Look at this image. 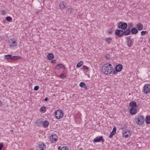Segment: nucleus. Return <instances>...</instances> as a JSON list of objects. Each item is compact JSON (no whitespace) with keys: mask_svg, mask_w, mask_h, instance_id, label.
<instances>
[{"mask_svg":"<svg viewBox=\"0 0 150 150\" xmlns=\"http://www.w3.org/2000/svg\"><path fill=\"white\" fill-rule=\"evenodd\" d=\"M113 68L112 65L109 63L105 64L103 66V72L106 74H110L112 72Z\"/></svg>","mask_w":150,"mask_h":150,"instance_id":"1","label":"nucleus"},{"mask_svg":"<svg viewBox=\"0 0 150 150\" xmlns=\"http://www.w3.org/2000/svg\"><path fill=\"white\" fill-rule=\"evenodd\" d=\"M17 45V40L13 38H11L8 40V45L10 49H13Z\"/></svg>","mask_w":150,"mask_h":150,"instance_id":"2","label":"nucleus"},{"mask_svg":"<svg viewBox=\"0 0 150 150\" xmlns=\"http://www.w3.org/2000/svg\"><path fill=\"white\" fill-rule=\"evenodd\" d=\"M136 123L139 125H142L145 120L144 117L143 115H139L136 118Z\"/></svg>","mask_w":150,"mask_h":150,"instance_id":"3","label":"nucleus"},{"mask_svg":"<svg viewBox=\"0 0 150 150\" xmlns=\"http://www.w3.org/2000/svg\"><path fill=\"white\" fill-rule=\"evenodd\" d=\"M117 26L119 29L125 30L127 29V24L125 22L123 23L122 22H120L117 23Z\"/></svg>","mask_w":150,"mask_h":150,"instance_id":"4","label":"nucleus"},{"mask_svg":"<svg viewBox=\"0 0 150 150\" xmlns=\"http://www.w3.org/2000/svg\"><path fill=\"white\" fill-rule=\"evenodd\" d=\"M132 134L131 131L129 129H125L123 130L122 135L123 137L125 138H127L130 137Z\"/></svg>","mask_w":150,"mask_h":150,"instance_id":"5","label":"nucleus"},{"mask_svg":"<svg viewBox=\"0 0 150 150\" xmlns=\"http://www.w3.org/2000/svg\"><path fill=\"white\" fill-rule=\"evenodd\" d=\"M63 112L61 110H58L55 112V116L57 119H59L62 118L63 116Z\"/></svg>","mask_w":150,"mask_h":150,"instance_id":"6","label":"nucleus"},{"mask_svg":"<svg viewBox=\"0 0 150 150\" xmlns=\"http://www.w3.org/2000/svg\"><path fill=\"white\" fill-rule=\"evenodd\" d=\"M122 68V65L119 64L117 65L115 68V71L114 70L113 71V74H115L117 72L120 71Z\"/></svg>","mask_w":150,"mask_h":150,"instance_id":"7","label":"nucleus"},{"mask_svg":"<svg viewBox=\"0 0 150 150\" xmlns=\"http://www.w3.org/2000/svg\"><path fill=\"white\" fill-rule=\"evenodd\" d=\"M57 136L55 134H53L51 135L50 137V141L52 143L55 142L57 140Z\"/></svg>","mask_w":150,"mask_h":150,"instance_id":"8","label":"nucleus"},{"mask_svg":"<svg viewBox=\"0 0 150 150\" xmlns=\"http://www.w3.org/2000/svg\"><path fill=\"white\" fill-rule=\"evenodd\" d=\"M46 147V145L43 142L40 143L37 148L38 150H45Z\"/></svg>","mask_w":150,"mask_h":150,"instance_id":"9","label":"nucleus"},{"mask_svg":"<svg viewBox=\"0 0 150 150\" xmlns=\"http://www.w3.org/2000/svg\"><path fill=\"white\" fill-rule=\"evenodd\" d=\"M127 40V45L129 47L132 46V45L133 39L131 38V36L127 37H126Z\"/></svg>","mask_w":150,"mask_h":150,"instance_id":"10","label":"nucleus"},{"mask_svg":"<svg viewBox=\"0 0 150 150\" xmlns=\"http://www.w3.org/2000/svg\"><path fill=\"white\" fill-rule=\"evenodd\" d=\"M104 141V139H103L102 136H100L96 137L94 139L93 142H103Z\"/></svg>","mask_w":150,"mask_h":150,"instance_id":"11","label":"nucleus"},{"mask_svg":"<svg viewBox=\"0 0 150 150\" xmlns=\"http://www.w3.org/2000/svg\"><path fill=\"white\" fill-rule=\"evenodd\" d=\"M144 92L146 93H147L150 92V85H145L144 87Z\"/></svg>","mask_w":150,"mask_h":150,"instance_id":"12","label":"nucleus"},{"mask_svg":"<svg viewBox=\"0 0 150 150\" xmlns=\"http://www.w3.org/2000/svg\"><path fill=\"white\" fill-rule=\"evenodd\" d=\"M123 30H116L115 32V34L118 37H121L123 35Z\"/></svg>","mask_w":150,"mask_h":150,"instance_id":"13","label":"nucleus"},{"mask_svg":"<svg viewBox=\"0 0 150 150\" xmlns=\"http://www.w3.org/2000/svg\"><path fill=\"white\" fill-rule=\"evenodd\" d=\"M67 5V4L65 2L62 1L60 2L59 4V6L61 10L64 9Z\"/></svg>","mask_w":150,"mask_h":150,"instance_id":"14","label":"nucleus"},{"mask_svg":"<svg viewBox=\"0 0 150 150\" xmlns=\"http://www.w3.org/2000/svg\"><path fill=\"white\" fill-rule=\"evenodd\" d=\"M129 112L131 115H134L137 112V110L134 108H131L129 110Z\"/></svg>","mask_w":150,"mask_h":150,"instance_id":"15","label":"nucleus"},{"mask_svg":"<svg viewBox=\"0 0 150 150\" xmlns=\"http://www.w3.org/2000/svg\"><path fill=\"white\" fill-rule=\"evenodd\" d=\"M131 30L129 28H128L126 30L123 31V35H128L130 33Z\"/></svg>","mask_w":150,"mask_h":150,"instance_id":"16","label":"nucleus"},{"mask_svg":"<svg viewBox=\"0 0 150 150\" xmlns=\"http://www.w3.org/2000/svg\"><path fill=\"white\" fill-rule=\"evenodd\" d=\"M75 118L76 121L78 123H79L81 122V118L80 117V115L79 114L76 115H75Z\"/></svg>","mask_w":150,"mask_h":150,"instance_id":"17","label":"nucleus"},{"mask_svg":"<svg viewBox=\"0 0 150 150\" xmlns=\"http://www.w3.org/2000/svg\"><path fill=\"white\" fill-rule=\"evenodd\" d=\"M136 27L138 30L140 31L143 29V26L141 23L137 24L136 25Z\"/></svg>","mask_w":150,"mask_h":150,"instance_id":"18","label":"nucleus"},{"mask_svg":"<svg viewBox=\"0 0 150 150\" xmlns=\"http://www.w3.org/2000/svg\"><path fill=\"white\" fill-rule=\"evenodd\" d=\"M131 30V32L132 34H136L138 32V30L136 28H132Z\"/></svg>","mask_w":150,"mask_h":150,"instance_id":"19","label":"nucleus"},{"mask_svg":"<svg viewBox=\"0 0 150 150\" xmlns=\"http://www.w3.org/2000/svg\"><path fill=\"white\" fill-rule=\"evenodd\" d=\"M35 123L36 125L38 126H40L42 123V119H40L37 120Z\"/></svg>","mask_w":150,"mask_h":150,"instance_id":"20","label":"nucleus"},{"mask_svg":"<svg viewBox=\"0 0 150 150\" xmlns=\"http://www.w3.org/2000/svg\"><path fill=\"white\" fill-rule=\"evenodd\" d=\"M129 105L132 108H134L136 106V103L135 102L132 101L129 103Z\"/></svg>","mask_w":150,"mask_h":150,"instance_id":"21","label":"nucleus"},{"mask_svg":"<svg viewBox=\"0 0 150 150\" xmlns=\"http://www.w3.org/2000/svg\"><path fill=\"white\" fill-rule=\"evenodd\" d=\"M79 86L82 88H83L86 89H87V86L86 85L85 83L83 82H81L79 84Z\"/></svg>","mask_w":150,"mask_h":150,"instance_id":"22","label":"nucleus"},{"mask_svg":"<svg viewBox=\"0 0 150 150\" xmlns=\"http://www.w3.org/2000/svg\"><path fill=\"white\" fill-rule=\"evenodd\" d=\"M42 124L44 127H47L49 126V122L47 121H45L43 122Z\"/></svg>","mask_w":150,"mask_h":150,"instance_id":"23","label":"nucleus"},{"mask_svg":"<svg viewBox=\"0 0 150 150\" xmlns=\"http://www.w3.org/2000/svg\"><path fill=\"white\" fill-rule=\"evenodd\" d=\"M47 58L48 59L51 60L54 58V55L50 53L48 54Z\"/></svg>","mask_w":150,"mask_h":150,"instance_id":"24","label":"nucleus"},{"mask_svg":"<svg viewBox=\"0 0 150 150\" xmlns=\"http://www.w3.org/2000/svg\"><path fill=\"white\" fill-rule=\"evenodd\" d=\"M63 67H64L63 65L61 64H59L56 66L55 67V69L57 70H59L60 68L64 69V68Z\"/></svg>","mask_w":150,"mask_h":150,"instance_id":"25","label":"nucleus"},{"mask_svg":"<svg viewBox=\"0 0 150 150\" xmlns=\"http://www.w3.org/2000/svg\"><path fill=\"white\" fill-rule=\"evenodd\" d=\"M145 121L146 123L149 124L150 123V117L147 116L145 118Z\"/></svg>","mask_w":150,"mask_h":150,"instance_id":"26","label":"nucleus"},{"mask_svg":"<svg viewBox=\"0 0 150 150\" xmlns=\"http://www.w3.org/2000/svg\"><path fill=\"white\" fill-rule=\"evenodd\" d=\"M83 62L82 61H81L77 64L76 65V67L79 68L81 67L83 64Z\"/></svg>","mask_w":150,"mask_h":150,"instance_id":"27","label":"nucleus"},{"mask_svg":"<svg viewBox=\"0 0 150 150\" xmlns=\"http://www.w3.org/2000/svg\"><path fill=\"white\" fill-rule=\"evenodd\" d=\"M112 40V38H108L105 39V40L107 42L108 44H110Z\"/></svg>","mask_w":150,"mask_h":150,"instance_id":"28","label":"nucleus"},{"mask_svg":"<svg viewBox=\"0 0 150 150\" xmlns=\"http://www.w3.org/2000/svg\"><path fill=\"white\" fill-rule=\"evenodd\" d=\"M6 20H7V21L11 22H12V18L10 16H7L6 17Z\"/></svg>","mask_w":150,"mask_h":150,"instance_id":"29","label":"nucleus"},{"mask_svg":"<svg viewBox=\"0 0 150 150\" xmlns=\"http://www.w3.org/2000/svg\"><path fill=\"white\" fill-rule=\"evenodd\" d=\"M5 58L6 59H10L11 58V55L10 54L5 55H4Z\"/></svg>","mask_w":150,"mask_h":150,"instance_id":"30","label":"nucleus"},{"mask_svg":"<svg viewBox=\"0 0 150 150\" xmlns=\"http://www.w3.org/2000/svg\"><path fill=\"white\" fill-rule=\"evenodd\" d=\"M105 59H106L107 60H108L110 59V55L108 54H106L105 55Z\"/></svg>","mask_w":150,"mask_h":150,"instance_id":"31","label":"nucleus"},{"mask_svg":"<svg viewBox=\"0 0 150 150\" xmlns=\"http://www.w3.org/2000/svg\"><path fill=\"white\" fill-rule=\"evenodd\" d=\"M60 150H69V149L67 146H63L61 148Z\"/></svg>","mask_w":150,"mask_h":150,"instance_id":"32","label":"nucleus"},{"mask_svg":"<svg viewBox=\"0 0 150 150\" xmlns=\"http://www.w3.org/2000/svg\"><path fill=\"white\" fill-rule=\"evenodd\" d=\"M64 74H61L60 76V77L62 79H65L66 77V76L64 75Z\"/></svg>","mask_w":150,"mask_h":150,"instance_id":"33","label":"nucleus"},{"mask_svg":"<svg viewBox=\"0 0 150 150\" xmlns=\"http://www.w3.org/2000/svg\"><path fill=\"white\" fill-rule=\"evenodd\" d=\"M82 69L85 70H87L88 69V67H87L83 65L82 67V68H81Z\"/></svg>","mask_w":150,"mask_h":150,"instance_id":"34","label":"nucleus"},{"mask_svg":"<svg viewBox=\"0 0 150 150\" xmlns=\"http://www.w3.org/2000/svg\"><path fill=\"white\" fill-rule=\"evenodd\" d=\"M46 110V108L45 107L42 106L40 109V111H44Z\"/></svg>","mask_w":150,"mask_h":150,"instance_id":"35","label":"nucleus"},{"mask_svg":"<svg viewBox=\"0 0 150 150\" xmlns=\"http://www.w3.org/2000/svg\"><path fill=\"white\" fill-rule=\"evenodd\" d=\"M116 128L115 127H114L113 128L112 133H114L115 134L116 133Z\"/></svg>","mask_w":150,"mask_h":150,"instance_id":"36","label":"nucleus"},{"mask_svg":"<svg viewBox=\"0 0 150 150\" xmlns=\"http://www.w3.org/2000/svg\"><path fill=\"white\" fill-rule=\"evenodd\" d=\"M147 32L146 31H142L141 32V35H144Z\"/></svg>","mask_w":150,"mask_h":150,"instance_id":"37","label":"nucleus"},{"mask_svg":"<svg viewBox=\"0 0 150 150\" xmlns=\"http://www.w3.org/2000/svg\"><path fill=\"white\" fill-rule=\"evenodd\" d=\"M21 57L18 56H15L14 57V58L13 60H16L18 59L21 58Z\"/></svg>","mask_w":150,"mask_h":150,"instance_id":"38","label":"nucleus"},{"mask_svg":"<svg viewBox=\"0 0 150 150\" xmlns=\"http://www.w3.org/2000/svg\"><path fill=\"white\" fill-rule=\"evenodd\" d=\"M39 86H36L34 87V89L35 91H37L39 89Z\"/></svg>","mask_w":150,"mask_h":150,"instance_id":"39","label":"nucleus"},{"mask_svg":"<svg viewBox=\"0 0 150 150\" xmlns=\"http://www.w3.org/2000/svg\"><path fill=\"white\" fill-rule=\"evenodd\" d=\"M73 9L71 8H69L67 9V11L68 12L71 13L72 10Z\"/></svg>","mask_w":150,"mask_h":150,"instance_id":"40","label":"nucleus"},{"mask_svg":"<svg viewBox=\"0 0 150 150\" xmlns=\"http://www.w3.org/2000/svg\"><path fill=\"white\" fill-rule=\"evenodd\" d=\"M3 146V144L2 143H0V150H1Z\"/></svg>","mask_w":150,"mask_h":150,"instance_id":"41","label":"nucleus"},{"mask_svg":"<svg viewBox=\"0 0 150 150\" xmlns=\"http://www.w3.org/2000/svg\"><path fill=\"white\" fill-rule=\"evenodd\" d=\"M114 134H115L114 133H112V132H111L110 133V135L109 136V137L110 138H111L113 137V136Z\"/></svg>","mask_w":150,"mask_h":150,"instance_id":"42","label":"nucleus"},{"mask_svg":"<svg viewBox=\"0 0 150 150\" xmlns=\"http://www.w3.org/2000/svg\"><path fill=\"white\" fill-rule=\"evenodd\" d=\"M128 27H129L128 28H129V29L132 28V24H131V23L128 24Z\"/></svg>","mask_w":150,"mask_h":150,"instance_id":"43","label":"nucleus"},{"mask_svg":"<svg viewBox=\"0 0 150 150\" xmlns=\"http://www.w3.org/2000/svg\"><path fill=\"white\" fill-rule=\"evenodd\" d=\"M56 60L55 59H54L52 60L51 62L52 63H56Z\"/></svg>","mask_w":150,"mask_h":150,"instance_id":"44","label":"nucleus"},{"mask_svg":"<svg viewBox=\"0 0 150 150\" xmlns=\"http://www.w3.org/2000/svg\"><path fill=\"white\" fill-rule=\"evenodd\" d=\"M15 56H12L11 55V59L12 60H13L14 58V57Z\"/></svg>","mask_w":150,"mask_h":150,"instance_id":"45","label":"nucleus"},{"mask_svg":"<svg viewBox=\"0 0 150 150\" xmlns=\"http://www.w3.org/2000/svg\"><path fill=\"white\" fill-rule=\"evenodd\" d=\"M48 98L46 97V98H45V99H44V100L45 101H47L48 100Z\"/></svg>","mask_w":150,"mask_h":150,"instance_id":"46","label":"nucleus"},{"mask_svg":"<svg viewBox=\"0 0 150 150\" xmlns=\"http://www.w3.org/2000/svg\"><path fill=\"white\" fill-rule=\"evenodd\" d=\"M1 13L2 14H4L5 13V12L4 11H2Z\"/></svg>","mask_w":150,"mask_h":150,"instance_id":"47","label":"nucleus"},{"mask_svg":"<svg viewBox=\"0 0 150 150\" xmlns=\"http://www.w3.org/2000/svg\"><path fill=\"white\" fill-rule=\"evenodd\" d=\"M61 147L60 146H59L58 147V149H59L60 150L61 149Z\"/></svg>","mask_w":150,"mask_h":150,"instance_id":"48","label":"nucleus"},{"mask_svg":"<svg viewBox=\"0 0 150 150\" xmlns=\"http://www.w3.org/2000/svg\"><path fill=\"white\" fill-rule=\"evenodd\" d=\"M10 132H13V130L12 129L11 130H10Z\"/></svg>","mask_w":150,"mask_h":150,"instance_id":"49","label":"nucleus"},{"mask_svg":"<svg viewBox=\"0 0 150 150\" xmlns=\"http://www.w3.org/2000/svg\"><path fill=\"white\" fill-rule=\"evenodd\" d=\"M1 101H0V105H1Z\"/></svg>","mask_w":150,"mask_h":150,"instance_id":"50","label":"nucleus"}]
</instances>
